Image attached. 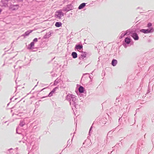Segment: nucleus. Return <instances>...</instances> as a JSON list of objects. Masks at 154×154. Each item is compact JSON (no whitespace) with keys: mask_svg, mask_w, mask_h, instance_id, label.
I'll list each match as a JSON object with an SVG mask.
<instances>
[{"mask_svg":"<svg viewBox=\"0 0 154 154\" xmlns=\"http://www.w3.org/2000/svg\"><path fill=\"white\" fill-rule=\"evenodd\" d=\"M53 93L51 92L48 95V96L50 97L52 96L53 95Z\"/></svg>","mask_w":154,"mask_h":154,"instance_id":"15","label":"nucleus"},{"mask_svg":"<svg viewBox=\"0 0 154 154\" xmlns=\"http://www.w3.org/2000/svg\"><path fill=\"white\" fill-rule=\"evenodd\" d=\"M62 23L60 22H57L55 24V26L57 27H59L62 26Z\"/></svg>","mask_w":154,"mask_h":154,"instance_id":"11","label":"nucleus"},{"mask_svg":"<svg viewBox=\"0 0 154 154\" xmlns=\"http://www.w3.org/2000/svg\"><path fill=\"white\" fill-rule=\"evenodd\" d=\"M132 36L133 38L135 40H138L139 39V37L138 35L135 33H133Z\"/></svg>","mask_w":154,"mask_h":154,"instance_id":"4","label":"nucleus"},{"mask_svg":"<svg viewBox=\"0 0 154 154\" xmlns=\"http://www.w3.org/2000/svg\"><path fill=\"white\" fill-rule=\"evenodd\" d=\"M127 32H126V33H125L123 35V36H125L127 34Z\"/></svg>","mask_w":154,"mask_h":154,"instance_id":"19","label":"nucleus"},{"mask_svg":"<svg viewBox=\"0 0 154 154\" xmlns=\"http://www.w3.org/2000/svg\"><path fill=\"white\" fill-rule=\"evenodd\" d=\"M55 15L59 19H60L61 17L63 16L64 15L61 11H58L56 12Z\"/></svg>","mask_w":154,"mask_h":154,"instance_id":"1","label":"nucleus"},{"mask_svg":"<svg viewBox=\"0 0 154 154\" xmlns=\"http://www.w3.org/2000/svg\"><path fill=\"white\" fill-rule=\"evenodd\" d=\"M30 46L31 47H32L34 45V43L33 42H31L30 44Z\"/></svg>","mask_w":154,"mask_h":154,"instance_id":"14","label":"nucleus"},{"mask_svg":"<svg viewBox=\"0 0 154 154\" xmlns=\"http://www.w3.org/2000/svg\"><path fill=\"white\" fill-rule=\"evenodd\" d=\"M33 41L35 42H37L38 41L37 38H34L33 40Z\"/></svg>","mask_w":154,"mask_h":154,"instance_id":"16","label":"nucleus"},{"mask_svg":"<svg viewBox=\"0 0 154 154\" xmlns=\"http://www.w3.org/2000/svg\"><path fill=\"white\" fill-rule=\"evenodd\" d=\"M85 5V3H82L81 4L79 7L78 8L79 9H81L83 8Z\"/></svg>","mask_w":154,"mask_h":154,"instance_id":"8","label":"nucleus"},{"mask_svg":"<svg viewBox=\"0 0 154 154\" xmlns=\"http://www.w3.org/2000/svg\"><path fill=\"white\" fill-rule=\"evenodd\" d=\"M33 31L32 30H30V31H28L25 32L24 34L23 35H22L23 36H28L29 35V34L31 33Z\"/></svg>","mask_w":154,"mask_h":154,"instance_id":"5","label":"nucleus"},{"mask_svg":"<svg viewBox=\"0 0 154 154\" xmlns=\"http://www.w3.org/2000/svg\"><path fill=\"white\" fill-rule=\"evenodd\" d=\"M57 88H55L53 89L52 91H51L53 93H54L57 89Z\"/></svg>","mask_w":154,"mask_h":154,"instance_id":"13","label":"nucleus"},{"mask_svg":"<svg viewBox=\"0 0 154 154\" xmlns=\"http://www.w3.org/2000/svg\"><path fill=\"white\" fill-rule=\"evenodd\" d=\"M72 55L74 58H76L77 57V54L75 52H73L72 54Z\"/></svg>","mask_w":154,"mask_h":154,"instance_id":"10","label":"nucleus"},{"mask_svg":"<svg viewBox=\"0 0 154 154\" xmlns=\"http://www.w3.org/2000/svg\"><path fill=\"white\" fill-rule=\"evenodd\" d=\"M9 9L12 11L16 10L19 8V6L18 5H11L9 7Z\"/></svg>","mask_w":154,"mask_h":154,"instance_id":"2","label":"nucleus"},{"mask_svg":"<svg viewBox=\"0 0 154 154\" xmlns=\"http://www.w3.org/2000/svg\"><path fill=\"white\" fill-rule=\"evenodd\" d=\"M153 31V30L152 28L151 29H142L140 30V32L145 33H150V32H152Z\"/></svg>","mask_w":154,"mask_h":154,"instance_id":"3","label":"nucleus"},{"mask_svg":"<svg viewBox=\"0 0 154 154\" xmlns=\"http://www.w3.org/2000/svg\"><path fill=\"white\" fill-rule=\"evenodd\" d=\"M79 91L81 93L83 92L84 91V88L82 86H80L79 88Z\"/></svg>","mask_w":154,"mask_h":154,"instance_id":"9","label":"nucleus"},{"mask_svg":"<svg viewBox=\"0 0 154 154\" xmlns=\"http://www.w3.org/2000/svg\"><path fill=\"white\" fill-rule=\"evenodd\" d=\"M75 48L77 50H80L82 48L83 46L82 45H76Z\"/></svg>","mask_w":154,"mask_h":154,"instance_id":"7","label":"nucleus"},{"mask_svg":"<svg viewBox=\"0 0 154 154\" xmlns=\"http://www.w3.org/2000/svg\"><path fill=\"white\" fill-rule=\"evenodd\" d=\"M152 26V24L150 23H149L148 24L147 26L148 27H149Z\"/></svg>","mask_w":154,"mask_h":154,"instance_id":"17","label":"nucleus"},{"mask_svg":"<svg viewBox=\"0 0 154 154\" xmlns=\"http://www.w3.org/2000/svg\"><path fill=\"white\" fill-rule=\"evenodd\" d=\"M2 9L0 8V14H1V12L2 11Z\"/></svg>","mask_w":154,"mask_h":154,"instance_id":"18","label":"nucleus"},{"mask_svg":"<svg viewBox=\"0 0 154 154\" xmlns=\"http://www.w3.org/2000/svg\"><path fill=\"white\" fill-rule=\"evenodd\" d=\"M117 63V60L115 59H113L112 60V64L113 66H116Z\"/></svg>","mask_w":154,"mask_h":154,"instance_id":"6","label":"nucleus"},{"mask_svg":"<svg viewBox=\"0 0 154 154\" xmlns=\"http://www.w3.org/2000/svg\"><path fill=\"white\" fill-rule=\"evenodd\" d=\"M125 42L127 44H129L131 42V40L130 38H129L128 37L126 38L125 40Z\"/></svg>","mask_w":154,"mask_h":154,"instance_id":"12","label":"nucleus"}]
</instances>
